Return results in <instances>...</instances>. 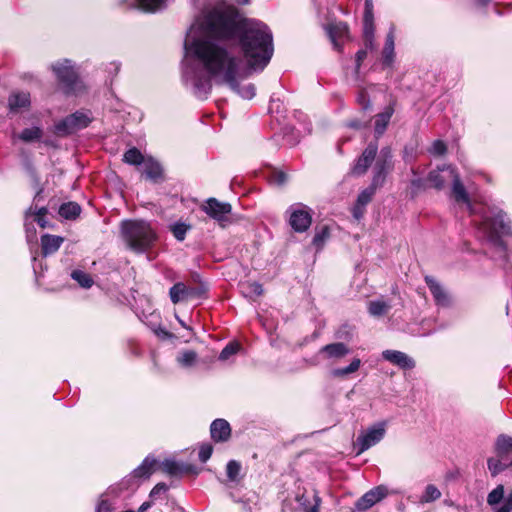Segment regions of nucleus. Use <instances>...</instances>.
Returning <instances> with one entry per match:
<instances>
[{
	"label": "nucleus",
	"mask_w": 512,
	"mask_h": 512,
	"mask_svg": "<svg viewBox=\"0 0 512 512\" xmlns=\"http://www.w3.org/2000/svg\"><path fill=\"white\" fill-rule=\"evenodd\" d=\"M273 54V35L265 23L243 18L234 5L221 3L197 17L187 31L182 82L198 99L208 97L214 81L249 100L255 85L240 82L262 72Z\"/></svg>",
	"instance_id": "obj_1"
},
{
	"label": "nucleus",
	"mask_w": 512,
	"mask_h": 512,
	"mask_svg": "<svg viewBox=\"0 0 512 512\" xmlns=\"http://www.w3.org/2000/svg\"><path fill=\"white\" fill-rule=\"evenodd\" d=\"M451 197L455 202L465 204L471 215H480L477 229L481 233V237L505 255L507 247L501 237L504 235L512 236L511 221L507 214L496 207H489L487 210L478 212L470 201L469 194L461 181L459 173L451 181Z\"/></svg>",
	"instance_id": "obj_2"
},
{
	"label": "nucleus",
	"mask_w": 512,
	"mask_h": 512,
	"mask_svg": "<svg viewBox=\"0 0 512 512\" xmlns=\"http://www.w3.org/2000/svg\"><path fill=\"white\" fill-rule=\"evenodd\" d=\"M120 233L126 246L135 253H145L157 241L155 229L145 220H123Z\"/></svg>",
	"instance_id": "obj_3"
},
{
	"label": "nucleus",
	"mask_w": 512,
	"mask_h": 512,
	"mask_svg": "<svg viewBox=\"0 0 512 512\" xmlns=\"http://www.w3.org/2000/svg\"><path fill=\"white\" fill-rule=\"evenodd\" d=\"M65 94H75L83 88L74 64L69 59L55 61L50 66Z\"/></svg>",
	"instance_id": "obj_4"
},
{
	"label": "nucleus",
	"mask_w": 512,
	"mask_h": 512,
	"mask_svg": "<svg viewBox=\"0 0 512 512\" xmlns=\"http://www.w3.org/2000/svg\"><path fill=\"white\" fill-rule=\"evenodd\" d=\"M156 464V459L147 456L129 475L120 482L111 485L109 492H116L117 489H122L123 491L135 490L143 480L148 479L153 474Z\"/></svg>",
	"instance_id": "obj_5"
},
{
	"label": "nucleus",
	"mask_w": 512,
	"mask_h": 512,
	"mask_svg": "<svg viewBox=\"0 0 512 512\" xmlns=\"http://www.w3.org/2000/svg\"><path fill=\"white\" fill-rule=\"evenodd\" d=\"M91 121L92 116L89 111H76L57 122L54 126V132L59 136H67L86 128Z\"/></svg>",
	"instance_id": "obj_6"
},
{
	"label": "nucleus",
	"mask_w": 512,
	"mask_h": 512,
	"mask_svg": "<svg viewBox=\"0 0 512 512\" xmlns=\"http://www.w3.org/2000/svg\"><path fill=\"white\" fill-rule=\"evenodd\" d=\"M289 215V224L297 233H303L309 229L312 223V210L303 203H294L286 211Z\"/></svg>",
	"instance_id": "obj_7"
},
{
	"label": "nucleus",
	"mask_w": 512,
	"mask_h": 512,
	"mask_svg": "<svg viewBox=\"0 0 512 512\" xmlns=\"http://www.w3.org/2000/svg\"><path fill=\"white\" fill-rule=\"evenodd\" d=\"M201 209L222 228H225L231 223L230 215L232 206L228 202H221L216 198H208Z\"/></svg>",
	"instance_id": "obj_8"
},
{
	"label": "nucleus",
	"mask_w": 512,
	"mask_h": 512,
	"mask_svg": "<svg viewBox=\"0 0 512 512\" xmlns=\"http://www.w3.org/2000/svg\"><path fill=\"white\" fill-rule=\"evenodd\" d=\"M393 168L392 152L389 147H384L380 150L375 159L373 166V177L371 184L378 188L382 187L385 183L388 173Z\"/></svg>",
	"instance_id": "obj_9"
},
{
	"label": "nucleus",
	"mask_w": 512,
	"mask_h": 512,
	"mask_svg": "<svg viewBox=\"0 0 512 512\" xmlns=\"http://www.w3.org/2000/svg\"><path fill=\"white\" fill-rule=\"evenodd\" d=\"M385 423L379 422L369 427L365 432L356 439L355 446L358 448V454L363 453L372 446L379 443L385 436Z\"/></svg>",
	"instance_id": "obj_10"
},
{
	"label": "nucleus",
	"mask_w": 512,
	"mask_h": 512,
	"mask_svg": "<svg viewBox=\"0 0 512 512\" xmlns=\"http://www.w3.org/2000/svg\"><path fill=\"white\" fill-rule=\"evenodd\" d=\"M374 32L375 26L373 0H365L363 15V37L366 51L375 49Z\"/></svg>",
	"instance_id": "obj_11"
},
{
	"label": "nucleus",
	"mask_w": 512,
	"mask_h": 512,
	"mask_svg": "<svg viewBox=\"0 0 512 512\" xmlns=\"http://www.w3.org/2000/svg\"><path fill=\"white\" fill-rule=\"evenodd\" d=\"M206 293L204 287H188L182 282L174 284L169 290V296L172 303L177 304L179 302L201 298Z\"/></svg>",
	"instance_id": "obj_12"
},
{
	"label": "nucleus",
	"mask_w": 512,
	"mask_h": 512,
	"mask_svg": "<svg viewBox=\"0 0 512 512\" xmlns=\"http://www.w3.org/2000/svg\"><path fill=\"white\" fill-rule=\"evenodd\" d=\"M378 144L377 142H371L364 149L362 154L358 157L355 164L351 169V174L354 176H362L364 175L368 168L372 165L373 161H375L378 156Z\"/></svg>",
	"instance_id": "obj_13"
},
{
	"label": "nucleus",
	"mask_w": 512,
	"mask_h": 512,
	"mask_svg": "<svg viewBox=\"0 0 512 512\" xmlns=\"http://www.w3.org/2000/svg\"><path fill=\"white\" fill-rule=\"evenodd\" d=\"M457 170L452 165L438 166L437 169L429 172L427 180L431 186L437 190H442L446 183L451 182L456 177Z\"/></svg>",
	"instance_id": "obj_14"
},
{
	"label": "nucleus",
	"mask_w": 512,
	"mask_h": 512,
	"mask_svg": "<svg viewBox=\"0 0 512 512\" xmlns=\"http://www.w3.org/2000/svg\"><path fill=\"white\" fill-rule=\"evenodd\" d=\"M387 495V488L384 486H377L366 492L355 503V510L363 512L371 508L377 502L382 500Z\"/></svg>",
	"instance_id": "obj_15"
},
{
	"label": "nucleus",
	"mask_w": 512,
	"mask_h": 512,
	"mask_svg": "<svg viewBox=\"0 0 512 512\" xmlns=\"http://www.w3.org/2000/svg\"><path fill=\"white\" fill-rule=\"evenodd\" d=\"M168 0H120L127 8H137L147 13H156L167 7Z\"/></svg>",
	"instance_id": "obj_16"
},
{
	"label": "nucleus",
	"mask_w": 512,
	"mask_h": 512,
	"mask_svg": "<svg viewBox=\"0 0 512 512\" xmlns=\"http://www.w3.org/2000/svg\"><path fill=\"white\" fill-rule=\"evenodd\" d=\"M381 355L384 360L403 370H411L416 365L414 359L402 351L388 349Z\"/></svg>",
	"instance_id": "obj_17"
},
{
	"label": "nucleus",
	"mask_w": 512,
	"mask_h": 512,
	"mask_svg": "<svg viewBox=\"0 0 512 512\" xmlns=\"http://www.w3.org/2000/svg\"><path fill=\"white\" fill-rule=\"evenodd\" d=\"M425 282L438 306L447 307L450 304V298L442 285L431 276L425 277Z\"/></svg>",
	"instance_id": "obj_18"
},
{
	"label": "nucleus",
	"mask_w": 512,
	"mask_h": 512,
	"mask_svg": "<svg viewBox=\"0 0 512 512\" xmlns=\"http://www.w3.org/2000/svg\"><path fill=\"white\" fill-rule=\"evenodd\" d=\"M395 27L391 25L386 36L385 45L382 50V64L384 67H391L395 58Z\"/></svg>",
	"instance_id": "obj_19"
},
{
	"label": "nucleus",
	"mask_w": 512,
	"mask_h": 512,
	"mask_svg": "<svg viewBox=\"0 0 512 512\" xmlns=\"http://www.w3.org/2000/svg\"><path fill=\"white\" fill-rule=\"evenodd\" d=\"M211 437L216 442H225L230 438L231 427L225 419H216L210 425Z\"/></svg>",
	"instance_id": "obj_20"
},
{
	"label": "nucleus",
	"mask_w": 512,
	"mask_h": 512,
	"mask_svg": "<svg viewBox=\"0 0 512 512\" xmlns=\"http://www.w3.org/2000/svg\"><path fill=\"white\" fill-rule=\"evenodd\" d=\"M123 492L117 489L116 492H109V488L100 496L95 508V512H114L116 509V499Z\"/></svg>",
	"instance_id": "obj_21"
},
{
	"label": "nucleus",
	"mask_w": 512,
	"mask_h": 512,
	"mask_svg": "<svg viewBox=\"0 0 512 512\" xmlns=\"http://www.w3.org/2000/svg\"><path fill=\"white\" fill-rule=\"evenodd\" d=\"M327 34L334 47L339 49L340 41L348 34V25L344 22H335L326 26Z\"/></svg>",
	"instance_id": "obj_22"
},
{
	"label": "nucleus",
	"mask_w": 512,
	"mask_h": 512,
	"mask_svg": "<svg viewBox=\"0 0 512 512\" xmlns=\"http://www.w3.org/2000/svg\"><path fill=\"white\" fill-rule=\"evenodd\" d=\"M393 113H394V108L392 105H389V106L385 107L383 112L375 115V117H374L375 118L374 133H375L376 139L380 138L384 134V132L391 120Z\"/></svg>",
	"instance_id": "obj_23"
},
{
	"label": "nucleus",
	"mask_w": 512,
	"mask_h": 512,
	"mask_svg": "<svg viewBox=\"0 0 512 512\" xmlns=\"http://www.w3.org/2000/svg\"><path fill=\"white\" fill-rule=\"evenodd\" d=\"M64 239L60 236L44 234L41 237L42 253L44 256L55 253L63 243Z\"/></svg>",
	"instance_id": "obj_24"
},
{
	"label": "nucleus",
	"mask_w": 512,
	"mask_h": 512,
	"mask_svg": "<svg viewBox=\"0 0 512 512\" xmlns=\"http://www.w3.org/2000/svg\"><path fill=\"white\" fill-rule=\"evenodd\" d=\"M30 103V94L28 92H16L8 98V105L11 111L27 108L30 106Z\"/></svg>",
	"instance_id": "obj_25"
},
{
	"label": "nucleus",
	"mask_w": 512,
	"mask_h": 512,
	"mask_svg": "<svg viewBox=\"0 0 512 512\" xmlns=\"http://www.w3.org/2000/svg\"><path fill=\"white\" fill-rule=\"evenodd\" d=\"M495 453L499 457H508L512 453V437L499 435L495 441Z\"/></svg>",
	"instance_id": "obj_26"
},
{
	"label": "nucleus",
	"mask_w": 512,
	"mask_h": 512,
	"mask_svg": "<svg viewBox=\"0 0 512 512\" xmlns=\"http://www.w3.org/2000/svg\"><path fill=\"white\" fill-rule=\"evenodd\" d=\"M15 137L24 143L40 141L43 137V129L39 126L25 128Z\"/></svg>",
	"instance_id": "obj_27"
},
{
	"label": "nucleus",
	"mask_w": 512,
	"mask_h": 512,
	"mask_svg": "<svg viewBox=\"0 0 512 512\" xmlns=\"http://www.w3.org/2000/svg\"><path fill=\"white\" fill-rule=\"evenodd\" d=\"M392 305L390 302L377 299L368 303V313L373 317H382L386 315L391 309Z\"/></svg>",
	"instance_id": "obj_28"
},
{
	"label": "nucleus",
	"mask_w": 512,
	"mask_h": 512,
	"mask_svg": "<svg viewBox=\"0 0 512 512\" xmlns=\"http://www.w3.org/2000/svg\"><path fill=\"white\" fill-rule=\"evenodd\" d=\"M143 173L147 179L157 181L162 177L161 165L152 159L143 162Z\"/></svg>",
	"instance_id": "obj_29"
},
{
	"label": "nucleus",
	"mask_w": 512,
	"mask_h": 512,
	"mask_svg": "<svg viewBox=\"0 0 512 512\" xmlns=\"http://www.w3.org/2000/svg\"><path fill=\"white\" fill-rule=\"evenodd\" d=\"M320 352L329 358H341L349 353V349L344 343L337 342L323 346Z\"/></svg>",
	"instance_id": "obj_30"
},
{
	"label": "nucleus",
	"mask_w": 512,
	"mask_h": 512,
	"mask_svg": "<svg viewBox=\"0 0 512 512\" xmlns=\"http://www.w3.org/2000/svg\"><path fill=\"white\" fill-rule=\"evenodd\" d=\"M507 457H490L487 460L488 470L493 477L509 468V462H506Z\"/></svg>",
	"instance_id": "obj_31"
},
{
	"label": "nucleus",
	"mask_w": 512,
	"mask_h": 512,
	"mask_svg": "<svg viewBox=\"0 0 512 512\" xmlns=\"http://www.w3.org/2000/svg\"><path fill=\"white\" fill-rule=\"evenodd\" d=\"M176 361L181 367L190 368L196 365L198 354L193 350H183L178 354Z\"/></svg>",
	"instance_id": "obj_32"
},
{
	"label": "nucleus",
	"mask_w": 512,
	"mask_h": 512,
	"mask_svg": "<svg viewBox=\"0 0 512 512\" xmlns=\"http://www.w3.org/2000/svg\"><path fill=\"white\" fill-rule=\"evenodd\" d=\"M313 498L314 504L310 505L309 500L304 494L297 496V502L302 507L304 512H319L322 500L317 491L314 492Z\"/></svg>",
	"instance_id": "obj_33"
},
{
	"label": "nucleus",
	"mask_w": 512,
	"mask_h": 512,
	"mask_svg": "<svg viewBox=\"0 0 512 512\" xmlns=\"http://www.w3.org/2000/svg\"><path fill=\"white\" fill-rule=\"evenodd\" d=\"M242 466L237 460H230L226 465V475L229 482L239 483L241 477Z\"/></svg>",
	"instance_id": "obj_34"
},
{
	"label": "nucleus",
	"mask_w": 512,
	"mask_h": 512,
	"mask_svg": "<svg viewBox=\"0 0 512 512\" xmlns=\"http://www.w3.org/2000/svg\"><path fill=\"white\" fill-rule=\"evenodd\" d=\"M81 213V207L76 202L63 203L59 208V214L65 219H75Z\"/></svg>",
	"instance_id": "obj_35"
},
{
	"label": "nucleus",
	"mask_w": 512,
	"mask_h": 512,
	"mask_svg": "<svg viewBox=\"0 0 512 512\" xmlns=\"http://www.w3.org/2000/svg\"><path fill=\"white\" fill-rule=\"evenodd\" d=\"M441 491L433 484H429L425 487L422 495L419 498L421 504H427L434 502L441 498Z\"/></svg>",
	"instance_id": "obj_36"
},
{
	"label": "nucleus",
	"mask_w": 512,
	"mask_h": 512,
	"mask_svg": "<svg viewBox=\"0 0 512 512\" xmlns=\"http://www.w3.org/2000/svg\"><path fill=\"white\" fill-rule=\"evenodd\" d=\"M161 468L165 473L171 476H176L186 471L182 465L172 459L164 460L161 463Z\"/></svg>",
	"instance_id": "obj_37"
},
{
	"label": "nucleus",
	"mask_w": 512,
	"mask_h": 512,
	"mask_svg": "<svg viewBox=\"0 0 512 512\" xmlns=\"http://www.w3.org/2000/svg\"><path fill=\"white\" fill-rule=\"evenodd\" d=\"M367 57V51L366 49H360L356 55H355V66L353 68L352 72V80L356 82L357 84L362 81L361 75H360V68L362 62Z\"/></svg>",
	"instance_id": "obj_38"
},
{
	"label": "nucleus",
	"mask_w": 512,
	"mask_h": 512,
	"mask_svg": "<svg viewBox=\"0 0 512 512\" xmlns=\"http://www.w3.org/2000/svg\"><path fill=\"white\" fill-rule=\"evenodd\" d=\"M242 293L246 297H258L263 294V287L258 282H247L242 285Z\"/></svg>",
	"instance_id": "obj_39"
},
{
	"label": "nucleus",
	"mask_w": 512,
	"mask_h": 512,
	"mask_svg": "<svg viewBox=\"0 0 512 512\" xmlns=\"http://www.w3.org/2000/svg\"><path fill=\"white\" fill-rule=\"evenodd\" d=\"M123 161L130 165H140L144 162L143 155L137 148H131L124 153Z\"/></svg>",
	"instance_id": "obj_40"
},
{
	"label": "nucleus",
	"mask_w": 512,
	"mask_h": 512,
	"mask_svg": "<svg viewBox=\"0 0 512 512\" xmlns=\"http://www.w3.org/2000/svg\"><path fill=\"white\" fill-rule=\"evenodd\" d=\"M361 365V360L358 358H354L351 363L343 368H337L332 371L333 376L335 377H344L348 374L356 372Z\"/></svg>",
	"instance_id": "obj_41"
},
{
	"label": "nucleus",
	"mask_w": 512,
	"mask_h": 512,
	"mask_svg": "<svg viewBox=\"0 0 512 512\" xmlns=\"http://www.w3.org/2000/svg\"><path fill=\"white\" fill-rule=\"evenodd\" d=\"M71 277L83 288H90L93 285L91 276L82 270L72 271Z\"/></svg>",
	"instance_id": "obj_42"
},
{
	"label": "nucleus",
	"mask_w": 512,
	"mask_h": 512,
	"mask_svg": "<svg viewBox=\"0 0 512 512\" xmlns=\"http://www.w3.org/2000/svg\"><path fill=\"white\" fill-rule=\"evenodd\" d=\"M377 189H378V187L373 186L370 183V185L367 188H365L364 190H362L359 193V195L357 197V200H356V203L366 207V205L371 202V200H372L373 196L375 195Z\"/></svg>",
	"instance_id": "obj_43"
},
{
	"label": "nucleus",
	"mask_w": 512,
	"mask_h": 512,
	"mask_svg": "<svg viewBox=\"0 0 512 512\" xmlns=\"http://www.w3.org/2000/svg\"><path fill=\"white\" fill-rule=\"evenodd\" d=\"M505 489L502 484L494 488L487 496V503L490 506L499 504L504 498Z\"/></svg>",
	"instance_id": "obj_44"
},
{
	"label": "nucleus",
	"mask_w": 512,
	"mask_h": 512,
	"mask_svg": "<svg viewBox=\"0 0 512 512\" xmlns=\"http://www.w3.org/2000/svg\"><path fill=\"white\" fill-rule=\"evenodd\" d=\"M330 231L327 226H323L321 229L317 230L312 243L314 246H316L318 249L322 248L325 241L329 238Z\"/></svg>",
	"instance_id": "obj_45"
},
{
	"label": "nucleus",
	"mask_w": 512,
	"mask_h": 512,
	"mask_svg": "<svg viewBox=\"0 0 512 512\" xmlns=\"http://www.w3.org/2000/svg\"><path fill=\"white\" fill-rule=\"evenodd\" d=\"M359 91L357 94V102L361 106L362 110H370L372 105L366 88L358 84Z\"/></svg>",
	"instance_id": "obj_46"
},
{
	"label": "nucleus",
	"mask_w": 512,
	"mask_h": 512,
	"mask_svg": "<svg viewBox=\"0 0 512 512\" xmlns=\"http://www.w3.org/2000/svg\"><path fill=\"white\" fill-rule=\"evenodd\" d=\"M33 215V220L36 221L42 228H45L47 225V222L45 220V216L47 214V208L41 207L37 212H32L31 208L26 213V222L28 221V218L30 215Z\"/></svg>",
	"instance_id": "obj_47"
},
{
	"label": "nucleus",
	"mask_w": 512,
	"mask_h": 512,
	"mask_svg": "<svg viewBox=\"0 0 512 512\" xmlns=\"http://www.w3.org/2000/svg\"><path fill=\"white\" fill-rule=\"evenodd\" d=\"M189 229L190 226L182 222L174 223L171 226V231L178 241H183L185 239L186 233Z\"/></svg>",
	"instance_id": "obj_48"
},
{
	"label": "nucleus",
	"mask_w": 512,
	"mask_h": 512,
	"mask_svg": "<svg viewBox=\"0 0 512 512\" xmlns=\"http://www.w3.org/2000/svg\"><path fill=\"white\" fill-rule=\"evenodd\" d=\"M240 349V345L238 343H235V342H231L229 344H227L223 350L220 352V355H219V360L221 361H226L228 360L231 356L235 355Z\"/></svg>",
	"instance_id": "obj_49"
},
{
	"label": "nucleus",
	"mask_w": 512,
	"mask_h": 512,
	"mask_svg": "<svg viewBox=\"0 0 512 512\" xmlns=\"http://www.w3.org/2000/svg\"><path fill=\"white\" fill-rule=\"evenodd\" d=\"M447 147L446 144L441 140H435L430 149L429 152L433 155L441 156L446 153Z\"/></svg>",
	"instance_id": "obj_50"
},
{
	"label": "nucleus",
	"mask_w": 512,
	"mask_h": 512,
	"mask_svg": "<svg viewBox=\"0 0 512 512\" xmlns=\"http://www.w3.org/2000/svg\"><path fill=\"white\" fill-rule=\"evenodd\" d=\"M213 447L210 444H203L199 449V460L205 463L212 455Z\"/></svg>",
	"instance_id": "obj_51"
},
{
	"label": "nucleus",
	"mask_w": 512,
	"mask_h": 512,
	"mask_svg": "<svg viewBox=\"0 0 512 512\" xmlns=\"http://www.w3.org/2000/svg\"><path fill=\"white\" fill-rule=\"evenodd\" d=\"M494 512H512V491L504 499L502 506L498 507Z\"/></svg>",
	"instance_id": "obj_52"
},
{
	"label": "nucleus",
	"mask_w": 512,
	"mask_h": 512,
	"mask_svg": "<svg viewBox=\"0 0 512 512\" xmlns=\"http://www.w3.org/2000/svg\"><path fill=\"white\" fill-rule=\"evenodd\" d=\"M167 490H168V486L165 483H158L150 491L149 497L152 499H155V498H157L158 495L166 492Z\"/></svg>",
	"instance_id": "obj_53"
},
{
	"label": "nucleus",
	"mask_w": 512,
	"mask_h": 512,
	"mask_svg": "<svg viewBox=\"0 0 512 512\" xmlns=\"http://www.w3.org/2000/svg\"><path fill=\"white\" fill-rule=\"evenodd\" d=\"M352 214L355 219L360 220L365 214V206L355 203Z\"/></svg>",
	"instance_id": "obj_54"
},
{
	"label": "nucleus",
	"mask_w": 512,
	"mask_h": 512,
	"mask_svg": "<svg viewBox=\"0 0 512 512\" xmlns=\"http://www.w3.org/2000/svg\"><path fill=\"white\" fill-rule=\"evenodd\" d=\"M412 193L415 195L419 190L424 188V181L420 178L413 179L411 181Z\"/></svg>",
	"instance_id": "obj_55"
},
{
	"label": "nucleus",
	"mask_w": 512,
	"mask_h": 512,
	"mask_svg": "<svg viewBox=\"0 0 512 512\" xmlns=\"http://www.w3.org/2000/svg\"><path fill=\"white\" fill-rule=\"evenodd\" d=\"M155 334L163 340L170 339L172 337V334L163 327L155 329Z\"/></svg>",
	"instance_id": "obj_56"
},
{
	"label": "nucleus",
	"mask_w": 512,
	"mask_h": 512,
	"mask_svg": "<svg viewBox=\"0 0 512 512\" xmlns=\"http://www.w3.org/2000/svg\"><path fill=\"white\" fill-rule=\"evenodd\" d=\"M153 505V501H145L143 502L140 507L137 509V511L134 512H146L148 509H150Z\"/></svg>",
	"instance_id": "obj_57"
},
{
	"label": "nucleus",
	"mask_w": 512,
	"mask_h": 512,
	"mask_svg": "<svg viewBox=\"0 0 512 512\" xmlns=\"http://www.w3.org/2000/svg\"><path fill=\"white\" fill-rule=\"evenodd\" d=\"M286 179H287V177H286V174H285V173H283V172H278V173L276 174V182H277L278 184H284V183L286 182Z\"/></svg>",
	"instance_id": "obj_58"
},
{
	"label": "nucleus",
	"mask_w": 512,
	"mask_h": 512,
	"mask_svg": "<svg viewBox=\"0 0 512 512\" xmlns=\"http://www.w3.org/2000/svg\"><path fill=\"white\" fill-rule=\"evenodd\" d=\"M349 127H352V128H356V129H360L362 127L361 123L358 122V121H351L349 124H348Z\"/></svg>",
	"instance_id": "obj_59"
},
{
	"label": "nucleus",
	"mask_w": 512,
	"mask_h": 512,
	"mask_svg": "<svg viewBox=\"0 0 512 512\" xmlns=\"http://www.w3.org/2000/svg\"><path fill=\"white\" fill-rule=\"evenodd\" d=\"M176 318H177V320H178L179 324H180L183 328H185V329H187V330H189V331H192L191 327L187 326V325H186V323H185L183 320H181L179 317H176Z\"/></svg>",
	"instance_id": "obj_60"
},
{
	"label": "nucleus",
	"mask_w": 512,
	"mask_h": 512,
	"mask_svg": "<svg viewBox=\"0 0 512 512\" xmlns=\"http://www.w3.org/2000/svg\"><path fill=\"white\" fill-rule=\"evenodd\" d=\"M491 0H478V2L482 5H486L487 3H489Z\"/></svg>",
	"instance_id": "obj_61"
},
{
	"label": "nucleus",
	"mask_w": 512,
	"mask_h": 512,
	"mask_svg": "<svg viewBox=\"0 0 512 512\" xmlns=\"http://www.w3.org/2000/svg\"><path fill=\"white\" fill-rule=\"evenodd\" d=\"M238 3L242 4V5H246L249 3V0H239Z\"/></svg>",
	"instance_id": "obj_62"
},
{
	"label": "nucleus",
	"mask_w": 512,
	"mask_h": 512,
	"mask_svg": "<svg viewBox=\"0 0 512 512\" xmlns=\"http://www.w3.org/2000/svg\"><path fill=\"white\" fill-rule=\"evenodd\" d=\"M44 143L48 146H53V142L52 141H49V140H45Z\"/></svg>",
	"instance_id": "obj_63"
},
{
	"label": "nucleus",
	"mask_w": 512,
	"mask_h": 512,
	"mask_svg": "<svg viewBox=\"0 0 512 512\" xmlns=\"http://www.w3.org/2000/svg\"><path fill=\"white\" fill-rule=\"evenodd\" d=\"M509 468H512V460L509 462Z\"/></svg>",
	"instance_id": "obj_64"
}]
</instances>
